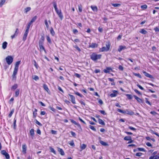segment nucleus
Returning a JSON list of instances; mask_svg holds the SVG:
<instances>
[{
	"label": "nucleus",
	"mask_w": 159,
	"mask_h": 159,
	"mask_svg": "<svg viewBox=\"0 0 159 159\" xmlns=\"http://www.w3.org/2000/svg\"><path fill=\"white\" fill-rule=\"evenodd\" d=\"M98 46V45L96 43H93L92 44H91L89 46V47L94 48H96Z\"/></svg>",
	"instance_id": "6ab92c4d"
},
{
	"label": "nucleus",
	"mask_w": 159,
	"mask_h": 159,
	"mask_svg": "<svg viewBox=\"0 0 159 159\" xmlns=\"http://www.w3.org/2000/svg\"><path fill=\"white\" fill-rule=\"evenodd\" d=\"M27 146L25 144L22 145V152L24 154H25L26 153Z\"/></svg>",
	"instance_id": "a211bd4d"
},
{
	"label": "nucleus",
	"mask_w": 159,
	"mask_h": 159,
	"mask_svg": "<svg viewBox=\"0 0 159 159\" xmlns=\"http://www.w3.org/2000/svg\"><path fill=\"white\" fill-rule=\"evenodd\" d=\"M134 92L137 93V94L139 95H141V92L139 91L138 90H137L136 89H135L134 90Z\"/></svg>",
	"instance_id": "13d9d810"
},
{
	"label": "nucleus",
	"mask_w": 159,
	"mask_h": 159,
	"mask_svg": "<svg viewBox=\"0 0 159 159\" xmlns=\"http://www.w3.org/2000/svg\"><path fill=\"white\" fill-rule=\"evenodd\" d=\"M73 47L76 48V50L78 51L79 52H80L81 51L80 48L77 45H74Z\"/></svg>",
	"instance_id": "c03bdc74"
},
{
	"label": "nucleus",
	"mask_w": 159,
	"mask_h": 159,
	"mask_svg": "<svg viewBox=\"0 0 159 159\" xmlns=\"http://www.w3.org/2000/svg\"><path fill=\"white\" fill-rule=\"evenodd\" d=\"M118 69L121 71L123 70L124 69L123 67L121 65L119 66Z\"/></svg>",
	"instance_id": "338daca9"
},
{
	"label": "nucleus",
	"mask_w": 159,
	"mask_h": 159,
	"mask_svg": "<svg viewBox=\"0 0 159 159\" xmlns=\"http://www.w3.org/2000/svg\"><path fill=\"white\" fill-rule=\"evenodd\" d=\"M7 43L6 41L4 42L3 43L2 45V48L4 49H5L7 48Z\"/></svg>",
	"instance_id": "bb28decb"
},
{
	"label": "nucleus",
	"mask_w": 159,
	"mask_h": 159,
	"mask_svg": "<svg viewBox=\"0 0 159 159\" xmlns=\"http://www.w3.org/2000/svg\"><path fill=\"white\" fill-rule=\"evenodd\" d=\"M78 9L80 12H81L82 11V7L81 4L78 5Z\"/></svg>",
	"instance_id": "37998d69"
},
{
	"label": "nucleus",
	"mask_w": 159,
	"mask_h": 159,
	"mask_svg": "<svg viewBox=\"0 0 159 159\" xmlns=\"http://www.w3.org/2000/svg\"><path fill=\"white\" fill-rule=\"evenodd\" d=\"M154 30L155 32H159V28L156 27L154 28Z\"/></svg>",
	"instance_id": "774afa93"
},
{
	"label": "nucleus",
	"mask_w": 159,
	"mask_h": 159,
	"mask_svg": "<svg viewBox=\"0 0 159 159\" xmlns=\"http://www.w3.org/2000/svg\"><path fill=\"white\" fill-rule=\"evenodd\" d=\"M45 24L46 25L47 28H48L49 26L48 24L47 20H45Z\"/></svg>",
	"instance_id": "680f3d73"
},
{
	"label": "nucleus",
	"mask_w": 159,
	"mask_h": 159,
	"mask_svg": "<svg viewBox=\"0 0 159 159\" xmlns=\"http://www.w3.org/2000/svg\"><path fill=\"white\" fill-rule=\"evenodd\" d=\"M74 75L77 78H80L81 77L80 75V74H78V73H75L74 74Z\"/></svg>",
	"instance_id": "052dcab7"
},
{
	"label": "nucleus",
	"mask_w": 159,
	"mask_h": 159,
	"mask_svg": "<svg viewBox=\"0 0 159 159\" xmlns=\"http://www.w3.org/2000/svg\"><path fill=\"white\" fill-rule=\"evenodd\" d=\"M18 87V85L16 84H14L11 88V90H15L17 89Z\"/></svg>",
	"instance_id": "aec40b11"
},
{
	"label": "nucleus",
	"mask_w": 159,
	"mask_h": 159,
	"mask_svg": "<svg viewBox=\"0 0 159 159\" xmlns=\"http://www.w3.org/2000/svg\"><path fill=\"white\" fill-rule=\"evenodd\" d=\"M102 55L101 54H97L93 52L90 55V58L93 61H96L100 59Z\"/></svg>",
	"instance_id": "f03ea898"
},
{
	"label": "nucleus",
	"mask_w": 159,
	"mask_h": 159,
	"mask_svg": "<svg viewBox=\"0 0 159 159\" xmlns=\"http://www.w3.org/2000/svg\"><path fill=\"white\" fill-rule=\"evenodd\" d=\"M91 9H92V10L94 11H98V8H97V7H96V6H91Z\"/></svg>",
	"instance_id": "58836bf2"
},
{
	"label": "nucleus",
	"mask_w": 159,
	"mask_h": 159,
	"mask_svg": "<svg viewBox=\"0 0 159 159\" xmlns=\"http://www.w3.org/2000/svg\"><path fill=\"white\" fill-rule=\"evenodd\" d=\"M20 91L19 89H17L16 90L15 93V96L16 97H17L19 96L20 93Z\"/></svg>",
	"instance_id": "b1692460"
},
{
	"label": "nucleus",
	"mask_w": 159,
	"mask_h": 159,
	"mask_svg": "<svg viewBox=\"0 0 159 159\" xmlns=\"http://www.w3.org/2000/svg\"><path fill=\"white\" fill-rule=\"evenodd\" d=\"M31 9V8L30 7H27L25 9V13H26L28 11H30Z\"/></svg>",
	"instance_id": "79ce46f5"
},
{
	"label": "nucleus",
	"mask_w": 159,
	"mask_h": 159,
	"mask_svg": "<svg viewBox=\"0 0 159 159\" xmlns=\"http://www.w3.org/2000/svg\"><path fill=\"white\" fill-rule=\"evenodd\" d=\"M126 96L129 99H132L133 98L131 94H126Z\"/></svg>",
	"instance_id": "a18cd8bd"
},
{
	"label": "nucleus",
	"mask_w": 159,
	"mask_h": 159,
	"mask_svg": "<svg viewBox=\"0 0 159 159\" xmlns=\"http://www.w3.org/2000/svg\"><path fill=\"white\" fill-rule=\"evenodd\" d=\"M70 133H71V135L73 136L75 138L76 137V134L74 132H73V131H71L70 132Z\"/></svg>",
	"instance_id": "e2e57ef3"
},
{
	"label": "nucleus",
	"mask_w": 159,
	"mask_h": 159,
	"mask_svg": "<svg viewBox=\"0 0 159 159\" xmlns=\"http://www.w3.org/2000/svg\"><path fill=\"white\" fill-rule=\"evenodd\" d=\"M89 128L91 129L92 130L95 131H96V129L94 128V127L93 126L90 125L89 126Z\"/></svg>",
	"instance_id": "603ef678"
},
{
	"label": "nucleus",
	"mask_w": 159,
	"mask_h": 159,
	"mask_svg": "<svg viewBox=\"0 0 159 159\" xmlns=\"http://www.w3.org/2000/svg\"><path fill=\"white\" fill-rule=\"evenodd\" d=\"M70 121H71V123H73V124H74L75 125H76L80 129L79 130L80 131H82V129L81 128V125H80L79 123H77L75 120H72V119H71L70 120Z\"/></svg>",
	"instance_id": "6e6552de"
},
{
	"label": "nucleus",
	"mask_w": 159,
	"mask_h": 159,
	"mask_svg": "<svg viewBox=\"0 0 159 159\" xmlns=\"http://www.w3.org/2000/svg\"><path fill=\"white\" fill-rule=\"evenodd\" d=\"M57 150L61 155L64 156L65 155L64 152L62 148H57Z\"/></svg>",
	"instance_id": "dca6fc26"
},
{
	"label": "nucleus",
	"mask_w": 159,
	"mask_h": 159,
	"mask_svg": "<svg viewBox=\"0 0 159 159\" xmlns=\"http://www.w3.org/2000/svg\"><path fill=\"white\" fill-rule=\"evenodd\" d=\"M14 109H12V110H11V111L10 113H9V114L8 115L9 117L10 118L11 117L13 114V113L14 112Z\"/></svg>",
	"instance_id": "ea45409f"
},
{
	"label": "nucleus",
	"mask_w": 159,
	"mask_h": 159,
	"mask_svg": "<svg viewBox=\"0 0 159 159\" xmlns=\"http://www.w3.org/2000/svg\"><path fill=\"white\" fill-rule=\"evenodd\" d=\"M69 95L70 97V101L73 104H75L76 102L75 97L73 95L70 94H69Z\"/></svg>",
	"instance_id": "9d476101"
},
{
	"label": "nucleus",
	"mask_w": 159,
	"mask_h": 159,
	"mask_svg": "<svg viewBox=\"0 0 159 159\" xmlns=\"http://www.w3.org/2000/svg\"><path fill=\"white\" fill-rule=\"evenodd\" d=\"M6 60L8 65H11L13 61V58L11 56H7L6 58Z\"/></svg>",
	"instance_id": "39448f33"
},
{
	"label": "nucleus",
	"mask_w": 159,
	"mask_h": 159,
	"mask_svg": "<svg viewBox=\"0 0 159 159\" xmlns=\"http://www.w3.org/2000/svg\"><path fill=\"white\" fill-rule=\"evenodd\" d=\"M159 159V153L155 156L152 155L150 157L149 159Z\"/></svg>",
	"instance_id": "f3484780"
},
{
	"label": "nucleus",
	"mask_w": 159,
	"mask_h": 159,
	"mask_svg": "<svg viewBox=\"0 0 159 159\" xmlns=\"http://www.w3.org/2000/svg\"><path fill=\"white\" fill-rule=\"evenodd\" d=\"M43 40H39V49L40 52H42L43 51H44L45 52H46V50L43 45Z\"/></svg>",
	"instance_id": "423d86ee"
},
{
	"label": "nucleus",
	"mask_w": 159,
	"mask_h": 159,
	"mask_svg": "<svg viewBox=\"0 0 159 159\" xmlns=\"http://www.w3.org/2000/svg\"><path fill=\"white\" fill-rule=\"evenodd\" d=\"M19 29L18 28L16 29L14 34L11 36V39H13L14 38L17 36L19 34Z\"/></svg>",
	"instance_id": "1a4fd4ad"
},
{
	"label": "nucleus",
	"mask_w": 159,
	"mask_h": 159,
	"mask_svg": "<svg viewBox=\"0 0 159 159\" xmlns=\"http://www.w3.org/2000/svg\"><path fill=\"white\" fill-rule=\"evenodd\" d=\"M133 96L139 102V103L142 102V99L138 98L137 96L136 95H134Z\"/></svg>",
	"instance_id": "5701e85b"
},
{
	"label": "nucleus",
	"mask_w": 159,
	"mask_h": 159,
	"mask_svg": "<svg viewBox=\"0 0 159 159\" xmlns=\"http://www.w3.org/2000/svg\"><path fill=\"white\" fill-rule=\"evenodd\" d=\"M20 61H18L16 62L15 65V67L14 69V70L18 71V68H19V64H20Z\"/></svg>",
	"instance_id": "2eb2a0df"
},
{
	"label": "nucleus",
	"mask_w": 159,
	"mask_h": 159,
	"mask_svg": "<svg viewBox=\"0 0 159 159\" xmlns=\"http://www.w3.org/2000/svg\"><path fill=\"white\" fill-rule=\"evenodd\" d=\"M50 33L51 34H52V36H54L55 34V32L53 30V29L52 28L50 29Z\"/></svg>",
	"instance_id": "de8ad7c7"
},
{
	"label": "nucleus",
	"mask_w": 159,
	"mask_h": 159,
	"mask_svg": "<svg viewBox=\"0 0 159 159\" xmlns=\"http://www.w3.org/2000/svg\"><path fill=\"white\" fill-rule=\"evenodd\" d=\"M133 74L134 75L137 76L138 78H141L142 76L139 73H133Z\"/></svg>",
	"instance_id": "a19ab883"
},
{
	"label": "nucleus",
	"mask_w": 159,
	"mask_h": 159,
	"mask_svg": "<svg viewBox=\"0 0 159 159\" xmlns=\"http://www.w3.org/2000/svg\"><path fill=\"white\" fill-rule=\"evenodd\" d=\"M29 31L25 30L23 37V40H25L26 39Z\"/></svg>",
	"instance_id": "4be33fe9"
},
{
	"label": "nucleus",
	"mask_w": 159,
	"mask_h": 159,
	"mask_svg": "<svg viewBox=\"0 0 159 159\" xmlns=\"http://www.w3.org/2000/svg\"><path fill=\"white\" fill-rule=\"evenodd\" d=\"M49 149L50 150V152L53 153L55 155L56 154V151L52 147H50Z\"/></svg>",
	"instance_id": "c756f323"
},
{
	"label": "nucleus",
	"mask_w": 159,
	"mask_h": 159,
	"mask_svg": "<svg viewBox=\"0 0 159 159\" xmlns=\"http://www.w3.org/2000/svg\"><path fill=\"white\" fill-rule=\"evenodd\" d=\"M30 135L33 138L34 135V130L33 129H31L30 131Z\"/></svg>",
	"instance_id": "393cba45"
},
{
	"label": "nucleus",
	"mask_w": 159,
	"mask_h": 159,
	"mask_svg": "<svg viewBox=\"0 0 159 159\" xmlns=\"http://www.w3.org/2000/svg\"><path fill=\"white\" fill-rule=\"evenodd\" d=\"M64 101L65 103L68 105H69L70 103V102L67 100H65Z\"/></svg>",
	"instance_id": "bf43d9fd"
},
{
	"label": "nucleus",
	"mask_w": 159,
	"mask_h": 159,
	"mask_svg": "<svg viewBox=\"0 0 159 159\" xmlns=\"http://www.w3.org/2000/svg\"><path fill=\"white\" fill-rule=\"evenodd\" d=\"M16 119L15 118L14 120L13 128L15 129L16 128Z\"/></svg>",
	"instance_id": "c9c22d12"
},
{
	"label": "nucleus",
	"mask_w": 159,
	"mask_h": 159,
	"mask_svg": "<svg viewBox=\"0 0 159 159\" xmlns=\"http://www.w3.org/2000/svg\"><path fill=\"white\" fill-rule=\"evenodd\" d=\"M43 87L44 90L48 92L49 91V89L47 85L46 84H44L43 85Z\"/></svg>",
	"instance_id": "c85d7f7f"
},
{
	"label": "nucleus",
	"mask_w": 159,
	"mask_h": 159,
	"mask_svg": "<svg viewBox=\"0 0 159 159\" xmlns=\"http://www.w3.org/2000/svg\"><path fill=\"white\" fill-rule=\"evenodd\" d=\"M100 143L102 145L104 146H107L108 145V144L107 143L102 140L100 141Z\"/></svg>",
	"instance_id": "e433bc0d"
},
{
	"label": "nucleus",
	"mask_w": 159,
	"mask_h": 159,
	"mask_svg": "<svg viewBox=\"0 0 159 159\" xmlns=\"http://www.w3.org/2000/svg\"><path fill=\"white\" fill-rule=\"evenodd\" d=\"M112 71V69L110 67H107L106 69H104L103 70V72L106 73H109L110 71Z\"/></svg>",
	"instance_id": "f8f14e48"
},
{
	"label": "nucleus",
	"mask_w": 159,
	"mask_h": 159,
	"mask_svg": "<svg viewBox=\"0 0 159 159\" xmlns=\"http://www.w3.org/2000/svg\"><path fill=\"white\" fill-rule=\"evenodd\" d=\"M111 5L114 7H119L121 5V4L119 3H112Z\"/></svg>",
	"instance_id": "49530a36"
},
{
	"label": "nucleus",
	"mask_w": 159,
	"mask_h": 159,
	"mask_svg": "<svg viewBox=\"0 0 159 159\" xmlns=\"http://www.w3.org/2000/svg\"><path fill=\"white\" fill-rule=\"evenodd\" d=\"M18 71L14 70L13 74L12 75L13 80H16V75L17 74Z\"/></svg>",
	"instance_id": "4468645a"
},
{
	"label": "nucleus",
	"mask_w": 159,
	"mask_h": 159,
	"mask_svg": "<svg viewBox=\"0 0 159 159\" xmlns=\"http://www.w3.org/2000/svg\"><path fill=\"white\" fill-rule=\"evenodd\" d=\"M143 72L144 74V75L146 77L151 79L153 78V77L152 75L146 72L143 71Z\"/></svg>",
	"instance_id": "ddd939ff"
},
{
	"label": "nucleus",
	"mask_w": 159,
	"mask_h": 159,
	"mask_svg": "<svg viewBox=\"0 0 159 159\" xmlns=\"http://www.w3.org/2000/svg\"><path fill=\"white\" fill-rule=\"evenodd\" d=\"M69 144L72 147H74L75 146V145L74 143V142L73 141H71L69 143Z\"/></svg>",
	"instance_id": "6e6d98bb"
},
{
	"label": "nucleus",
	"mask_w": 159,
	"mask_h": 159,
	"mask_svg": "<svg viewBox=\"0 0 159 159\" xmlns=\"http://www.w3.org/2000/svg\"><path fill=\"white\" fill-rule=\"evenodd\" d=\"M98 121L99 123L100 124H101L102 125H105V123L103 121L100 119H98Z\"/></svg>",
	"instance_id": "2f4dec72"
},
{
	"label": "nucleus",
	"mask_w": 159,
	"mask_h": 159,
	"mask_svg": "<svg viewBox=\"0 0 159 159\" xmlns=\"http://www.w3.org/2000/svg\"><path fill=\"white\" fill-rule=\"evenodd\" d=\"M75 94L80 96L81 98H83L84 97L83 95L82 94H80V93H79L78 92H75Z\"/></svg>",
	"instance_id": "09e8293b"
},
{
	"label": "nucleus",
	"mask_w": 159,
	"mask_h": 159,
	"mask_svg": "<svg viewBox=\"0 0 159 159\" xmlns=\"http://www.w3.org/2000/svg\"><path fill=\"white\" fill-rule=\"evenodd\" d=\"M146 145L148 146V147H152V145L149 142H147L146 143Z\"/></svg>",
	"instance_id": "0e129e2a"
},
{
	"label": "nucleus",
	"mask_w": 159,
	"mask_h": 159,
	"mask_svg": "<svg viewBox=\"0 0 159 159\" xmlns=\"http://www.w3.org/2000/svg\"><path fill=\"white\" fill-rule=\"evenodd\" d=\"M116 111L120 113H121L124 114H127L130 115H133L134 113L133 111H129L128 110H123L119 109H117Z\"/></svg>",
	"instance_id": "20e7f679"
},
{
	"label": "nucleus",
	"mask_w": 159,
	"mask_h": 159,
	"mask_svg": "<svg viewBox=\"0 0 159 159\" xmlns=\"http://www.w3.org/2000/svg\"><path fill=\"white\" fill-rule=\"evenodd\" d=\"M1 153L2 155L4 156L7 159H9L10 158V157L9 154L7 153L5 150H2L1 151Z\"/></svg>",
	"instance_id": "0eeeda50"
},
{
	"label": "nucleus",
	"mask_w": 159,
	"mask_h": 159,
	"mask_svg": "<svg viewBox=\"0 0 159 159\" xmlns=\"http://www.w3.org/2000/svg\"><path fill=\"white\" fill-rule=\"evenodd\" d=\"M32 78L35 81H37L39 80V77L36 75H34L32 76Z\"/></svg>",
	"instance_id": "72a5a7b5"
},
{
	"label": "nucleus",
	"mask_w": 159,
	"mask_h": 159,
	"mask_svg": "<svg viewBox=\"0 0 159 159\" xmlns=\"http://www.w3.org/2000/svg\"><path fill=\"white\" fill-rule=\"evenodd\" d=\"M139 33L143 34H147L148 32L144 29H142L140 30Z\"/></svg>",
	"instance_id": "412c9836"
},
{
	"label": "nucleus",
	"mask_w": 159,
	"mask_h": 159,
	"mask_svg": "<svg viewBox=\"0 0 159 159\" xmlns=\"http://www.w3.org/2000/svg\"><path fill=\"white\" fill-rule=\"evenodd\" d=\"M87 145L84 144H83L80 145V148L81 149V151L84 149L86 147Z\"/></svg>",
	"instance_id": "cd10ccee"
},
{
	"label": "nucleus",
	"mask_w": 159,
	"mask_h": 159,
	"mask_svg": "<svg viewBox=\"0 0 159 159\" xmlns=\"http://www.w3.org/2000/svg\"><path fill=\"white\" fill-rule=\"evenodd\" d=\"M31 24H32L30 22L28 23L27 26L26 27V30L29 31V29H30V26L31 25Z\"/></svg>",
	"instance_id": "3c124183"
},
{
	"label": "nucleus",
	"mask_w": 159,
	"mask_h": 159,
	"mask_svg": "<svg viewBox=\"0 0 159 159\" xmlns=\"http://www.w3.org/2000/svg\"><path fill=\"white\" fill-rule=\"evenodd\" d=\"M35 123L36 124H37L40 126H41L42 125V124L37 120H36Z\"/></svg>",
	"instance_id": "69168bd1"
},
{
	"label": "nucleus",
	"mask_w": 159,
	"mask_h": 159,
	"mask_svg": "<svg viewBox=\"0 0 159 159\" xmlns=\"http://www.w3.org/2000/svg\"><path fill=\"white\" fill-rule=\"evenodd\" d=\"M99 111L102 114H103V115H106V113L105 111H104L103 110H99Z\"/></svg>",
	"instance_id": "4d7b16f0"
},
{
	"label": "nucleus",
	"mask_w": 159,
	"mask_h": 159,
	"mask_svg": "<svg viewBox=\"0 0 159 159\" xmlns=\"http://www.w3.org/2000/svg\"><path fill=\"white\" fill-rule=\"evenodd\" d=\"M126 48V46H125L120 45L119 46L118 49V51L119 52H121L122 51L124 50Z\"/></svg>",
	"instance_id": "9b49d317"
},
{
	"label": "nucleus",
	"mask_w": 159,
	"mask_h": 159,
	"mask_svg": "<svg viewBox=\"0 0 159 159\" xmlns=\"http://www.w3.org/2000/svg\"><path fill=\"white\" fill-rule=\"evenodd\" d=\"M116 93H117L116 91L113 90V93H111L110 95V96L112 98L116 97L117 95V94Z\"/></svg>",
	"instance_id": "a878e982"
},
{
	"label": "nucleus",
	"mask_w": 159,
	"mask_h": 159,
	"mask_svg": "<svg viewBox=\"0 0 159 159\" xmlns=\"http://www.w3.org/2000/svg\"><path fill=\"white\" fill-rule=\"evenodd\" d=\"M37 17L36 16H34L31 19L30 22L32 24L37 19Z\"/></svg>",
	"instance_id": "7c9ffc66"
},
{
	"label": "nucleus",
	"mask_w": 159,
	"mask_h": 159,
	"mask_svg": "<svg viewBox=\"0 0 159 159\" xmlns=\"http://www.w3.org/2000/svg\"><path fill=\"white\" fill-rule=\"evenodd\" d=\"M131 137L130 136H126L124 138V139L125 140L128 141L131 140Z\"/></svg>",
	"instance_id": "473e14b6"
},
{
	"label": "nucleus",
	"mask_w": 159,
	"mask_h": 159,
	"mask_svg": "<svg viewBox=\"0 0 159 159\" xmlns=\"http://www.w3.org/2000/svg\"><path fill=\"white\" fill-rule=\"evenodd\" d=\"M6 2L5 0H1L0 1V7H2Z\"/></svg>",
	"instance_id": "f704fd0d"
},
{
	"label": "nucleus",
	"mask_w": 159,
	"mask_h": 159,
	"mask_svg": "<svg viewBox=\"0 0 159 159\" xmlns=\"http://www.w3.org/2000/svg\"><path fill=\"white\" fill-rule=\"evenodd\" d=\"M110 45L111 44L109 42H107L106 44V47H103L100 48L99 51L100 52H107L109 50Z\"/></svg>",
	"instance_id": "7ed1b4c3"
},
{
	"label": "nucleus",
	"mask_w": 159,
	"mask_h": 159,
	"mask_svg": "<svg viewBox=\"0 0 159 159\" xmlns=\"http://www.w3.org/2000/svg\"><path fill=\"white\" fill-rule=\"evenodd\" d=\"M148 6L146 4L141 6V8L143 9H145L147 8Z\"/></svg>",
	"instance_id": "8fccbe9b"
},
{
	"label": "nucleus",
	"mask_w": 159,
	"mask_h": 159,
	"mask_svg": "<svg viewBox=\"0 0 159 159\" xmlns=\"http://www.w3.org/2000/svg\"><path fill=\"white\" fill-rule=\"evenodd\" d=\"M53 4L56 13L58 15L61 19L62 20L63 18V16L61 12V10H58L57 7V5L56 2H53Z\"/></svg>",
	"instance_id": "f257e3e1"
},
{
	"label": "nucleus",
	"mask_w": 159,
	"mask_h": 159,
	"mask_svg": "<svg viewBox=\"0 0 159 159\" xmlns=\"http://www.w3.org/2000/svg\"><path fill=\"white\" fill-rule=\"evenodd\" d=\"M137 149H138V151H139L145 152V150L143 148H137Z\"/></svg>",
	"instance_id": "864d4df0"
},
{
	"label": "nucleus",
	"mask_w": 159,
	"mask_h": 159,
	"mask_svg": "<svg viewBox=\"0 0 159 159\" xmlns=\"http://www.w3.org/2000/svg\"><path fill=\"white\" fill-rule=\"evenodd\" d=\"M143 154V153L141 152H138L135 154V155L136 156L140 157Z\"/></svg>",
	"instance_id": "5fc2aeb1"
},
{
	"label": "nucleus",
	"mask_w": 159,
	"mask_h": 159,
	"mask_svg": "<svg viewBox=\"0 0 159 159\" xmlns=\"http://www.w3.org/2000/svg\"><path fill=\"white\" fill-rule=\"evenodd\" d=\"M33 61L34 63V66H35V68H36V69H38L39 67L38 64L37 63V62L35 60H34Z\"/></svg>",
	"instance_id": "4c0bfd02"
}]
</instances>
